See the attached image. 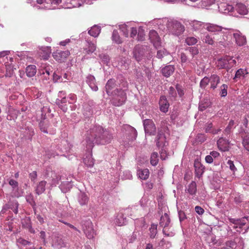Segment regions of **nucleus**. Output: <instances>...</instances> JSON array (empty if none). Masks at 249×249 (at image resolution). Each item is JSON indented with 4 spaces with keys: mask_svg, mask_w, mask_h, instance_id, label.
Listing matches in <instances>:
<instances>
[{
    "mask_svg": "<svg viewBox=\"0 0 249 249\" xmlns=\"http://www.w3.org/2000/svg\"><path fill=\"white\" fill-rule=\"evenodd\" d=\"M113 139L112 134L107 129L100 125L91 129L86 139L87 147L91 149L94 143L105 144L110 143Z\"/></svg>",
    "mask_w": 249,
    "mask_h": 249,
    "instance_id": "f257e3e1",
    "label": "nucleus"
},
{
    "mask_svg": "<svg viewBox=\"0 0 249 249\" xmlns=\"http://www.w3.org/2000/svg\"><path fill=\"white\" fill-rule=\"evenodd\" d=\"M115 86V81L114 79H110L108 80L106 85V91L107 94H115L117 95L118 97H120V98L119 99V102L118 104H116V105L117 106H119L123 104L124 101L126 99V94L124 92V91L122 89H115L113 92L112 91V89L114 88Z\"/></svg>",
    "mask_w": 249,
    "mask_h": 249,
    "instance_id": "f03ea898",
    "label": "nucleus"
},
{
    "mask_svg": "<svg viewBox=\"0 0 249 249\" xmlns=\"http://www.w3.org/2000/svg\"><path fill=\"white\" fill-rule=\"evenodd\" d=\"M167 28L173 34L176 36L181 35L185 30L184 26L177 21L171 20L168 21Z\"/></svg>",
    "mask_w": 249,
    "mask_h": 249,
    "instance_id": "7ed1b4c3",
    "label": "nucleus"
},
{
    "mask_svg": "<svg viewBox=\"0 0 249 249\" xmlns=\"http://www.w3.org/2000/svg\"><path fill=\"white\" fill-rule=\"evenodd\" d=\"M143 125L145 133L150 136L155 135L156 133V127L154 122L151 119L143 120Z\"/></svg>",
    "mask_w": 249,
    "mask_h": 249,
    "instance_id": "20e7f679",
    "label": "nucleus"
},
{
    "mask_svg": "<svg viewBox=\"0 0 249 249\" xmlns=\"http://www.w3.org/2000/svg\"><path fill=\"white\" fill-rule=\"evenodd\" d=\"M83 230L88 238L91 239L94 238L95 233L93 224L90 221H87L84 223Z\"/></svg>",
    "mask_w": 249,
    "mask_h": 249,
    "instance_id": "39448f33",
    "label": "nucleus"
},
{
    "mask_svg": "<svg viewBox=\"0 0 249 249\" xmlns=\"http://www.w3.org/2000/svg\"><path fill=\"white\" fill-rule=\"evenodd\" d=\"M187 51L189 53L191 58L189 59V63L192 64L194 66L197 64L198 54L199 53L198 49L196 47H189Z\"/></svg>",
    "mask_w": 249,
    "mask_h": 249,
    "instance_id": "423d86ee",
    "label": "nucleus"
},
{
    "mask_svg": "<svg viewBox=\"0 0 249 249\" xmlns=\"http://www.w3.org/2000/svg\"><path fill=\"white\" fill-rule=\"evenodd\" d=\"M70 54L69 51H56L53 53V58L59 62H62L65 61L67 57Z\"/></svg>",
    "mask_w": 249,
    "mask_h": 249,
    "instance_id": "0eeeda50",
    "label": "nucleus"
},
{
    "mask_svg": "<svg viewBox=\"0 0 249 249\" xmlns=\"http://www.w3.org/2000/svg\"><path fill=\"white\" fill-rule=\"evenodd\" d=\"M233 37L235 39L236 43L239 46L244 45L246 42V38L239 31H237L233 34Z\"/></svg>",
    "mask_w": 249,
    "mask_h": 249,
    "instance_id": "6e6552de",
    "label": "nucleus"
},
{
    "mask_svg": "<svg viewBox=\"0 0 249 249\" xmlns=\"http://www.w3.org/2000/svg\"><path fill=\"white\" fill-rule=\"evenodd\" d=\"M218 149L221 151L225 152L229 150V142L223 138H220L217 142Z\"/></svg>",
    "mask_w": 249,
    "mask_h": 249,
    "instance_id": "1a4fd4ad",
    "label": "nucleus"
},
{
    "mask_svg": "<svg viewBox=\"0 0 249 249\" xmlns=\"http://www.w3.org/2000/svg\"><path fill=\"white\" fill-rule=\"evenodd\" d=\"M159 105L161 111L164 113H166L168 111L169 104L165 96H162L160 97L159 101Z\"/></svg>",
    "mask_w": 249,
    "mask_h": 249,
    "instance_id": "9d476101",
    "label": "nucleus"
},
{
    "mask_svg": "<svg viewBox=\"0 0 249 249\" xmlns=\"http://www.w3.org/2000/svg\"><path fill=\"white\" fill-rule=\"evenodd\" d=\"M51 53V47H42L40 49L39 56L43 59H48Z\"/></svg>",
    "mask_w": 249,
    "mask_h": 249,
    "instance_id": "9b49d317",
    "label": "nucleus"
},
{
    "mask_svg": "<svg viewBox=\"0 0 249 249\" xmlns=\"http://www.w3.org/2000/svg\"><path fill=\"white\" fill-rule=\"evenodd\" d=\"M228 60V56L218 59L216 63L217 67L219 69H230Z\"/></svg>",
    "mask_w": 249,
    "mask_h": 249,
    "instance_id": "f8f14e48",
    "label": "nucleus"
},
{
    "mask_svg": "<svg viewBox=\"0 0 249 249\" xmlns=\"http://www.w3.org/2000/svg\"><path fill=\"white\" fill-rule=\"evenodd\" d=\"M209 82L211 84V88L215 89L220 82V77L216 74H213L209 78Z\"/></svg>",
    "mask_w": 249,
    "mask_h": 249,
    "instance_id": "ddd939ff",
    "label": "nucleus"
},
{
    "mask_svg": "<svg viewBox=\"0 0 249 249\" xmlns=\"http://www.w3.org/2000/svg\"><path fill=\"white\" fill-rule=\"evenodd\" d=\"M175 71V68L172 65L166 66L161 70L162 74L167 77L171 75Z\"/></svg>",
    "mask_w": 249,
    "mask_h": 249,
    "instance_id": "4468645a",
    "label": "nucleus"
},
{
    "mask_svg": "<svg viewBox=\"0 0 249 249\" xmlns=\"http://www.w3.org/2000/svg\"><path fill=\"white\" fill-rule=\"evenodd\" d=\"M189 24L195 30H198L202 28H205L206 23L201 21L194 20L189 22Z\"/></svg>",
    "mask_w": 249,
    "mask_h": 249,
    "instance_id": "2eb2a0df",
    "label": "nucleus"
},
{
    "mask_svg": "<svg viewBox=\"0 0 249 249\" xmlns=\"http://www.w3.org/2000/svg\"><path fill=\"white\" fill-rule=\"evenodd\" d=\"M205 28L211 32H220L223 29L220 26L212 23H206Z\"/></svg>",
    "mask_w": 249,
    "mask_h": 249,
    "instance_id": "dca6fc26",
    "label": "nucleus"
},
{
    "mask_svg": "<svg viewBox=\"0 0 249 249\" xmlns=\"http://www.w3.org/2000/svg\"><path fill=\"white\" fill-rule=\"evenodd\" d=\"M170 223V219L168 214L167 213H164L162 215L160 219V224L162 227H168Z\"/></svg>",
    "mask_w": 249,
    "mask_h": 249,
    "instance_id": "f3484780",
    "label": "nucleus"
},
{
    "mask_svg": "<svg viewBox=\"0 0 249 249\" xmlns=\"http://www.w3.org/2000/svg\"><path fill=\"white\" fill-rule=\"evenodd\" d=\"M137 175L142 180L147 179L149 176V171L148 169H139L137 170Z\"/></svg>",
    "mask_w": 249,
    "mask_h": 249,
    "instance_id": "a211bd4d",
    "label": "nucleus"
},
{
    "mask_svg": "<svg viewBox=\"0 0 249 249\" xmlns=\"http://www.w3.org/2000/svg\"><path fill=\"white\" fill-rule=\"evenodd\" d=\"M196 183L195 181H192L188 186L186 191L191 195H194L196 193Z\"/></svg>",
    "mask_w": 249,
    "mask_h": 249,
    "instance_id": "6ab92c4d",
    "label": "nucleus"
},
{
    "mask_svg": "<svg viewBox=\"0 0 249 249\" xmlns=\"http://www.w3.org/2000/svg\"><path fill=\"white\" fill-rule=\"evenodd\" d=\"M27 76L29 77L34 76L36 72V66L34 65H30L27 67L26 69Z\"/></svg>",
    "mask_w": 249,
    "mask_h": 249,
    "instance_id": "aec40b11",
    "label": "nucleus"
},
{
    "mask_svg": "<svg viewBox=\"0 0 249 249\" xmlns=\"http://www.w3.org/2000/svg\"><path fill=\"white\" fill-rule=\"evenodd\" d=\"M249 72L246 69H240L236 71L234 79L244 78L246 75Z\"/></svg>",
    "mask_w": 249,
    "mask_h": 249,
    "instance_id": "412c9836",
    "label": "nucleus"
},
{
    "mask_svg": "<svg viewBox=\"0 0 249 249\" xmlns=\"http://www.w3.org/2000/svg\"><path fill=\"white\" fill-rule=\"evenodd\" d=\"M196 173L197 176H200L204 172V168L199 162H195L194 163Z\"/></svg>",
    "mask_w": 249,
    "mask_h": 249,
    "instance_id": "4be33fe9",
    "label": "nucleus"
},
{
    "mask_svg": "<svg viewBox=\"0 0 249 249\" xmlns=\"http://www.w3.org/2000/svg\"><path fill=\"white\" fill-rule=\"evenodd\" d=\"M149 36L151 41L153 43L159 42L160 41V37L158 34L155 30L150 31Z\"/></svg>",
    "mask_w": 249,
    "mask_h": 249,
    "instance_id": "5701e85b",
    "label": "nucleus"
},
{
    "mask_svg": "<svg viewBox=\"0 0 249 249\" xmlns=\"http://www.w3.org/2000/svg\"><path fill=\"white\" fill-rule=\"evenodd\" d=\"M100 31L101 29L98 26L95 25L91 28L88 33L91 36L96 37L98 36L100 34Z\"/></svg>",
    "mask_w": 249,
    "mask_h": 249,
    "instance_id": "b1692460",
    "label": "nucleus"
},
{
    "mask_svg": "<svg viewBox=\"0 0 249 249\" xmlns=\"http://www.w3.org/2000/svg\"><path fill=\"white\" fill-rule=\"evenodd\" d=\"M46 182L45 181H41L37 185L36 189V193L38 195H40L43 193L45 190V186Z\"/></svg>",
    "mask_w": 249,
    "mask_h": 249,
    "instance_id": "393cba45",
    "label": "nucleus"
},
{
    "mask_svg": "<svg viewBox=\"0 0 249 249\" xmlns=\"http://www.w3.org/2000/svg\"><path fill=\"white\" fill-rule=\"evenodd\" d=\"M157 225L152 224L149 229L150 237L151 238H154L157 234Z\"/></svg>",
    "mask_w": 249,
    "mask_h": 249,
    "instance_id": "a878e982",
    "label": "nucleus"
},
{
    "mask_svg": "<svg viewBox=\"0 0 249 249\" xmlns=\"http://www.w3.org/2000/svg\"><path fill=\"white\" fill-rule=\"evenodd\" d=\"M158 154L157 152H153L151 156L150 163L153 166H156L158 163Z\"/></svg>",
    "mask_w": 249,
    "mask_h": 249,
    "instance_id": "bb28decb",
    "label": "nucleus"
},
{
    "mask_svg": "<svg viewBox=\"0 0 249 249\" xmlns=\"http://www.w3.org/2000/svg\"><path fill=\"white\" fill-rule=\"evenodd\" d=\"M112 40L117 44H121L122 43V41L120 38V37L117 31L114 30L113 32L112 36Z\"/></svg>",
    "mask_w": 249,
    "mask_h": 249,
    "instance_id": "cd10ccee",
    "label": "nucleus"
},
{
    "mask_svg": "<svg viewBox=\"0 0 249 249\" xmlns=\"http://www.w3.org/2000/svg\"><path fill=\"white\" fill-rule=\"evenodd\" d=\"M185 42L189 46L193 45L197 42V39L195 37H188L185 39Z\"/></svg>",
    "mask_w": 249,
    "mask_h": 249,
    "instance_id": "c85d7f7f",
    "label": "nucleus"
},
{
    "mask_svg": "<svg viewBox=\"0 0 249 249\" xmlns=\"http://www.w3.org/2000/svg\"><path fill=\"white\" fill-rule=\"evenodd\" d=\"M88 48H86L85 50L88 53H92L96 50V46L94 44L91 43V42H88Z\"/></svg>",
    "mask_w": 249,
    "mask_h": 249,
    "instance_id": "c756f323",
    "label": "nucleus"
},
{
    "mask_svg": "<svg viewBox=\"0 0 249 249\" xmlns=\"http://www.w3.org/2000/svg\"><path fill=\"white\" fill-rule=\"evenodd\" d=\"M79 201L81 205H86L89 201V198L87 195L84 194H82L80 196Z\"/></svg>",
    "mask_w": 249,
    "mask_h": 249,
    "instance_id": "7c9ffc66",
    "label": "nucleus"
},
{
    "mask_svg": "<svg viewBox=\"0 0 249 249\" xmlns=\"http://www.w3.org/2000/svg\"><path fill=\"white\" fill-rule=\"evenodd\" d=\"M237 10L240 14H245L247 13L246 6L243 4H239L237 5Z\"/></svg>",
    "mask_w": 249,
    "mask_h": 249,
    "instance_id": "2f4dec72",
    "label": "nucleus"
},
{
    "mask_svg": "<svg viewBox=\"0 0 249 249\" xmlns=\"http://www.w3.org/2000/svg\"><path fill=\"white\" fill-rule=\"evenodd\" d=\"M209 78L208 77H204L200 82V86L202 89H205L208 85L209 82Z\"/></svg>",
    "mask_w": 249,
    "mask_h": 249,
    "instance_id": "473e14b6",
    "label": "nucleus"
},
{
    "mask_svg": "<svg viewBox=\"0 0 249 249\" xmlns=\"http://www.w3.org/2000/svg\"><path fill=\"white\" fill-rule=\"evenodd\" d=\"M234 124V122L233 120H231L230 121L228 126L226 127V128L225 129V133H226L227 134H229L231 133V130Z\"/></svg>",
    "mask_w": 249,
    "mask_h": 249,
    "instance_id": "72a5a7b5",
    "label": "nucleus"
},
{
    "mask_svg": "<svg viewBox=\"0 0 249 249\" xmlns=\"http://www.w3.org/2000/svg\"><path fill=\"white\" fill-rule=\"evenodd\" d=\"M84 163L89 167H92L94 165L93 160L91 157H87L84 159Z\"/></svg>",
    "mask_w": 249,
    "mask_h": 249,
    "instance_id": "f704fd0d",
    "label": "nucleus"
},
{
    "mask_svg": "<svg viewBox=\"0 0 249 249\" xmlns=\"http://www.w3.org/2000/svg\"><path fill=\"white\" fill-rule=\"evenodd\" d=\"M242 144L244 147L249 151V137L245 136L243 139Z\"/></svg>",
    "mask_w": 249,
    "mask_h": 249,
    "instance_id": "c9c22d12",
    "label": "nucleus"
},
{
    "mask_svg": "<svg viewBox=\"0 0 249 249\" xmlns=\"http://www.w3.org/2000/svg\"><path fill=\"white\" fill-rule=\"evenodd\" d=\"M140 49V47L139 46H136L134 50L133 53L137 61H139L141 59V56L142 54H140L139 52V50Z\"/></svg>",
    "mask_w": 249,
    "mask_h": 249,
    "instance_id": "e433bc0d",
    "label": "nucleus"
},
{
    "mask_svg": "<svg viewBox=\"0 0 249 249\" xmlns=\"http://www.w3.org/2000/svg\"><path fill=\"white\" fill-rule=\"evenodd\" d=\"M220 95L222 97H225L227 94L228 86L226 84H223L221 87Z\"/></svg>",
    "mask_w": 249,
    "mask_h": 249,
    "instance_id": "4c0bfd02",
    "label": "nucleus"
},
{
    "mask_svg": "<svg viewBox=\"0 0 249 249\" xmlns=\"http://www.w3.org/2000/svg\"><path fill=\"white\" fill-rule=\"evenodd\" d=\"M163 228L162 232L165 236H172L173 235V233L169 231L168 227H164Z\"/></svg>",
    "mask_w": 249,
    "mask_h": 249,
    "instance_id": "58836bf2",
    "label": "nucleus"
},
{
    "mask_svg": "<svg viewBox=\"0 0 249 249\" xmlns=\"http://www.w3.org/2000/svg\"><path fill=\"white\" fill-rule=\"evenodd\" d=\"M180 59L181 63H183L187 62H189V59H190V57L186 55L185 53H182L180 54Z\"/></svg>",
    "mask_w": 249,
    "mask_h": 249,
    "instance_id": "ea45409f",
    "label": "nucleus"
},
{
    "mask_svg": "<svg viewBox=\"0 0 249 249\" xmlns=\"http://www.w3.org/2000/svg\"><path fill=\"white\" fill-rule=\"evenodd\" d=\"M167 53L164 50H160L158 51L157 56V57L161 59L164 56L167 55Z\"/></svg>",
    "mask_w": 249,
    "mask_h": 249,
    "instance_id": "a19ab883",
    "label": "nucleus"
},
{
    "mask_svg": "<svg viewBox=\"0 0 249 249\" xmlns=\"http://www.w3.org/2000/svg\"><path fill=\"white\" fill-rule=\"evenodd\" d=\"M176 88L179 96H182L184 95V90L182 86L179 84H177L176 86Z\"/></svg>",
    "mask_w": 249,
    "mask_h": 249,
    "instance_id": "79ce46f5",
    "label": "nucleus"
},
{
    "mask_svg": "<svg viewBox=\"0 0 249 249\" xmlns=\"http://www.w3.org/2000/svg\"><path fill=\"white\" fill-rule=\"evenodd\" d=\"M212 127H213V124L212 123L207 124L205 126V131L206 132H211V133L212 132L213 133H217L219 131H220V130H218L217 131H215L214 132L211 130V128H212Z\"/></svg>",
    "mask_w": 249,
    "mask_h": 249,
    "instance_id": "37998d69",
    "label": "nucleus"
},
{
    "mask_svg": "<svg viewBox=\"0 0 249 249\" xmlns=\"http://www.w3.org/2000/svg\"><path fill=\"white\" fill-rule=\"evenodd\" d=\"M203 41L206 43L210 45H212L213 43V38L209 36H206L203 39Z\"/></svg>",
    "mask_w": 249,
    "mask_h": 249,
    "instance_id": "c03bdc74",
    "label": "nucleus"
},
{
    "mask_svg": "<svg viewBox=\"0 0 249 249\" xmlns=\"http://www.w3.org/2000/svg\"><path fill=\"white\" fill-rule=\"evenodd\" d=\"M13 70L10 66H9L8 68H6L5 76L11 77L13 75Z\"/></svg>",
    "mask_w": 249,
    "mask_h": 249,
    "instance_id": "a18cd8bd",
    "label": "nucleus"
},
{
    "mask_svg": "<svg viewBox=\"0 0 249 249\" xmlns=\"http://www.w3.org/2000/svg\"><path fill=\"white\" fill-rule=\"evenodd\" d=\"M240 222H239V223L237 224V226H234L233 228L234 229H237L239 228V229H241L242 228V227L245 225L246 222H245L244 218L240 219Z\"/></svg>",
    "mask_w": 249,
    "mask_h": 249,
    "instance_id": "49530a36",
    "label": "nucleus"
},
{
    "mask_svg": "<svg viewBox=\"0 0 249 249\" xmlns=\"http://www.w3.org/2000/svg\"><path fill=\"white\" fill-rule=\"evenodd\" d=\"M9 184L12 187L13 189L18 188V182L13 179H11L9 180Z\"/></svg>",
    "mask_w": 249,
    "mask_h": 249,
    "instance_id": "de8ad7c7",
    "label": "nucleus"
},
{
    "mask_svg": "<svg viewBox=\"0 0 249 249\" xmlns=\"http://www.w3.org/2000/svg\"><path fill=\"white\" fill-rule=\"evenodd\" d=\"M178 216L180 221H182L186 219V216L185 213L182 211L178 212Z\"/></svg>",
    "mask_w": 249,
    "mask_h": 249,
    "instance_id": "09e8293b",
    "label": "nucleus"
},
{
    "mask_svg": "<svg viewBox=\"0 0 249 249\" xmlns=\"http://www.w3.org/2000/svg\"><path fill=\"white\" fill-rule=\"evenodd\" d=\"M195 211L199 215H202L204 213V210L201 207L196 206L195 207Z\"/></svg>",
    "mask_w": 249,
    "mask_h": 249,
    "instance_id": "8fccbe9b",
    "label": "nucleus"
},
{
    "mask_svg": "<svg viewBox=\"0 0 249 249\" xmlns=\"http://www.w3.org/2000/svg\"><path fill=\"white\" fill-rule=\"evenodd\" d=\"M18 242L20 244H22L23 245H30L31 244V242H29L22 238H19L18 239Z\"/></svg>",
    "mask_w": 249,
    "mask_h": 249,
    "instance_id": "3c124183",
    "label": "nucleus"
},
{
    "mask_svg": "<svg viewBox=\"0 0 249 249\" xmlns=\"http://www.w3.org/2000/svg\"><path fill=\"white\" fill-rule=\"evenodd\" d=\"M169 93L171 96L173 97H175L177 95L176 91L173 87L169 88Z\"/></svg>",
    "mask_w": 249,
    "mask_h": 249,
    "instance_id": "603ef678",
    "label": "nucleus"
},
{
    "mask_svg": "<svg viewBox=\"0 0 249 249\" xmlns=\"http://www.w3.org/2000/svg\"><path fill=\"white\" fill-rule=\"evenodd\" d=\"M228 59H229V66H230V68L233 67L234 65H235L236 63V60L234 59H233L232 58H231L230 56H228Z\"/></svg>",
    "mask_w": 249,
    "mask_h": 249,
    "instance_id": "864d4df0",
    "label": "nucleus"
},
{
    "mask_svg": "<svg viewBox=\"0 0 249 249\" xmlns=\"http://www.w3.org/2000/svg\"><path fill=\"white\" fill-rule=\"evenodd\" d=\"M227 164L229 166L230 169L232 171H234V170H236V168L232 161H231V160H229L227 162Z\"/></svg>",
    "mask_w": 249,
    "mask_h": 249,
    "instance_id": "5fc2aeb1",
    "label": "nucleus"
},
{
    "mask_svg": "<svg viewBox=\"0 0 249 249\" xmlns=\"http://www.w3.org/2000/svg\"><path fill=\"white\" fill-rule=\"evenodd\" d=\"M29 177L32 181H35V180L37 178L36 172V171H33V172L30 174Z\"/></svg>",
    "mask_w": 249,
    "mask_h": 249,
    "instance_id": "6e6d98bb",
    "label": "nucleus"
},
{
    "mask_svg": "<svg viewBox=\"0 0 249 249\" xmlns=\"http://www.w3.org/2000/svg\"><path fill=\"white\" fill-rule=\"evenodd\" d=\"M57 244L56 243H54L55 245L57 246L58 247H62L63 246L64 243L61 238H59L58 237L56 239Z\"/></svg>",
    "mask_w": 249,
    "mask_h": 249,
    "instance_id": "4d7b16f0",
    "label": "nucleus"
},
{
    "mask_svg": "<svg viewBox=\"0 0 249 249\" xmlns=\"http://www.w3.org/2000/svg\"><path fill=\"white\" fill-rule=\"evenodd\" d=\"M130 37L134 38L137 34V30L135 28H131Z\"/></svg>",
    "mask_w": 249,
    "mask_h": 249,
    "instance_id": "13d9d810",
    "label": "nucleus"
},
{
    "mask_svg": "<svg viewBox=\"0 0 249 249\" xmlns=\"http://www.w3.org/2000/svg\"><path fill=\"white\" fill-rule=\"evenodd\" d=\"M197 140L199 142H202L205 140V136L203 134H199L197 136Z\"/></svg>",
    "mask_w": 249,
    "mask_h": 249,
    "instance_id": "bf43d9fd",
    "label": "nucleus"
},
{
    "mask_svg": "<svg viewBox=\"0 0 249 249\" xmlns=\"http://www.w3.org/2000/svg\"><path fill=\"white\" fill-rule=\"evenodd\" d=\"M122 31L124 33V35L125 37L128 36V31L126 26H123L121 28Z\"/></svg>",
    "mask_w": 249,
    "mask_h": 249,
    "instance_id": "052dcab7",
    "label": "nucleus"
},
{
    "mask_svg": "<svg viewBox=\"0 0 249 249\" xmlns=\"http://www.w3.org/2000/svg\"><path fill=\"white\" fill-rule=\"evenodd\" d=\"M210 106L209 103H207L206 105H204L203 103H201L199 106V109L201 111H203L205 110L206 107Z\"/></svg>",
    "mask_w": 249,
    "mask_h": 249,
    "instance_id": "680f3d73",
    "label": "nucleus"
},
{
    "mask_svg": "<svg viewBox=\"0 0 249 249\" xmlns=\"http://www.w3.org/2000/svg\"><path fill=\"white\" fill-rule=\"evenodd\" d=\"M213 158L212 157V156L210 155H207L205 157V161L206 162L208 163H212L213 162Z\"/></svg>",
    "mask_w": 249,
    "mask_h": 249,
    "instance_id": "e2e57ef3",
    "label": "nucleus"
},
{
    "mask_svg": "<svg viewBox=\"0 0 249 249\" xmlns=\"http://www.w3.org/2000/svg\"><path fill=\"white\" fill-rule=\"evenodd\" d=\"M39 126H40V130H41V131L45 133H48L47 128L45 126H44L43 122H41L39 124Z\"/></svg>",
    "mask_w": 249,
    "mask_h": 249,
    "instance_id": "0e129e2a",
    "label": "nucleus"
},
{
    "mask_svg": "<svg viewBox=\"0 0 249 249\" xmlns=\"http://www.w3.org/2000/svg\"><path fill=\"white\" fill-rule=\"evenodd\" d=\"M144 35L142 31H139L137 36L138 40L140 41L143 40L144 39Z\"/></svg>",
    "mask_w": 249,
    "mask_h": 249,
    "instance_id": "69168bd1",
    "label": "nucleus"
},
{
    "mask_svg": "<svg viewBox=\"0 0 249 249\" xmlns=\"http://www.w3.org/2000/svg\"><path fill=\"white\" fill-rule=\"evenodd\" d=\"M90 87L91 88V89L93 90V91H96L98 90V88L97 87V85H96L94 82H93L92 83V82H90L89 84Z\"/></svg>",
    "mask_w": 249,
    "mask_h": 249,
    "instance_id": "338daca9",
    "label": "nucleus"
},
{
    "mask_svg": "<svg viewBox=\"0 0 249 249\" xmlns=\"http://www.w3.org/2000/svg\"><path fill=\"white\" fill-rule=\"evenodd\" d=\"M229 221L230 222L234 224V226H237V224L239 222H240V219H235V218H230Z\"/></svg>",
    "mask_w": 249,
    "mask_h": 249,
    "instance_id": "774afa93",
    "label": "nucleus"
}]
</instances>
